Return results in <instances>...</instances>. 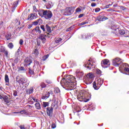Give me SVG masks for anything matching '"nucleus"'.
Returning <instances> with one entry per match:
<instances>
[{"label": "nucleus", "instance_id": "nucleus-9", "mask_svg": "<svg viewBox=\"0 0 129 129\" xmlns=\"http://www.w3.org/2000/svg\"><path fill=\"white\" fill-rule=\"evenodd\" d=\"M46 112H47V115H48V116H51V114H52V113H53V107H48L46 108Z\"/></svg>", "mask_w": 129, "mask_h": 129}, {"label": "nucleus", "instance_id": "nucleus-39", "mask_svg": "<svg viewBox=\"0 0 129 129\" xmlns=\"http://www.w3.org/2000/svg\"><path fill=\"white\" fill-rule=\"evenodd\" d=\"M106 20H108V18L104 16H102V22H103L104 21H106Z\"/></svg>", "mask_w": 129, "mask_h": 129}, {"label": "nucleus", "instance_id": "nucleus-45", "mask_svg": "<svg viewBox=\"0 0 129 129\" xmlns=\"http://www.w3.org/2000/svg\"><path fill=\"white\" fill-rule=\"evenodd\" d=\"M40 28L42 29V30L44 32H45V31H46V30H45V26H44V25H41L40 26Z\"/></svg>", "mask_w": 129, "mask_h": 129}, {"label": "nucleus", "instance_id": "nucleus-13", "mask_svg": "<svg viewBox=\"0 0 129 129\" xmlns=\"http://www.w3.org/2000/svg\"><path fill=\"white\" fill-rule=\"evenodd\" d=\"M26 80L24 78H21L20 80L18 79V78H16V81L18 82L19 84H24L25 83V81Z\"/></svg>", "mask_w": 129, "mask_h": 129}, {"label": "nucleus", "instance_id": "nucleus-2", "mask_svg": "<svg viewBox=\"0 0 129 129\" xmlns=\"http://www.w3.org/2000/svg\"><path fill=\"white\" fill-rule=\"evenodd\" d=\"M75 11V7H69L66 8L65 10H64L63 15L64 16H72L73 15V13Z\"/></svg>", "mask_w": 129, "mask_h": 129}, {"label": "nucleus", "instance_id": "nucleus-53", "mask_svg": "<svg viewBox=\"0 0 129 129\" xmlns=\"http://www.w3.org/2000/svg\"><path fill=\"white\" fill-rule=\"evenodd\" d=\"M84 16H85L84 14H80V15H79V16H78V18H79V19H80V18H81L84 17Z\"/></svg>", "mask_w": 129, "mask_h": 129}, {"label": "nucleus", "instance_id": "nucleus-64", "mask_svg": "<svg viewBox=\"0 0 129 129\" xmlns=\"http://www.w3.org/2000/svg\"><path fill=\"white\" fill-rule=\"evenodd\" d=\"M37 43L38 46H40L41 43L40 42H39V41H37Z\"/></svg>", "mask_w": 129, "mask_h": 129}, {"label": "nucleus", "instance_id": "nucleus-32", "mask_svg": "<svg viewBox=\"0 0 129 129\" xmlns=\"http://www.w3.org/2000/svg\"><path fill=\"white\" fill-rule=\"evenodd\" d=\"M42 106L43 107H47V106H49V103L47 102H43Z\"/></svg>", "mask_w": 129, "mask_h": 129}, {"label": "nucleus", "instance_id": "nucleus-58", "mask_svg": "<svg viewBox=\"0 0 129 129\" xmlns=\"http://www.w3.org/2000/svg\"><path fill=\"white\" fill-rule=\"evenodd\" d=\"M32 27H33V24H29V25H28V29H31Z\"/></svg>", "mask_w": 129, "mask_h": 129}, {"label": "nucleus", "instance_id": "nucleus-1", "mask_svg": "<svg viewBox=\"0 0 129 129\" xmlns=\"http://www.w3.org/2000/svg\"><path fill=\"white\" fill-rule=\"evenodd\" d=\"M76 79L72 75H68L67 77L62 79L60 81V84L63 88L69 87V88H73V84L75 82Z\"/></svg>", "mask_w": 129, "mask_h": 129}, {"label": "nucleus", "instance_id": "nucleus-31", "mask_svg": "<svg viewBox=\"0 0 129 129\" xmlns=\"http://www.w3.org/2000/svg\"><path fill=\"white\" fill-rule=\"evenodd\" d=\"M5 37L7 39V40L9 41V40H11V39H12V34H8L6 35Z\"/></svg>", "mask_w": 129, "mask_h": 129}, {"label": "nucleus", "instance_id": "nucleus-19", "mask_svg": "<svg viewBox=\"0 0 129 129\" xmlns=\"http://www.w3.org/2000/svg\"><path fill=\"white\" fill-rule=\"evenodd\" d=\"M39 67H40V63H39V62L38 61H35L34 65L33 66V68L34 69H36V68L37 67V70L39 71V70L38 69V68H39Z\"/></svg>", "mask_w": 129, "mask_h": 129}, {"label": "nucleus", "instance_id": "nucleus-37", "mask_svg": "<svg viewBox=\"0 0 129 129\" xmlns=\"http://www.w3.org/2000/svg\"><path fill=\"white\" fill-rule=\"evenodd\" d=\"M40 19H38L37 21H35L34 22H33V25H34V26H38V25L39 24V20Z\"/></svg>", "mask_w": 129, "mask_h": 129}, {"label": "nucleus", "instance_id": "nucleus-40", "mask_svg": "<svg viewBox=\"0 0 129 129\" xmlns=\"http://www.w3.org/2000/svg\"><path fill=\"white\" fill-rule=\"evenodd\" d=\"M40 86L41 87V88H46V84H45L44 83H41L40 84Z\"/></svg>", "mask_w": 129, "mask_h": 129}, {"label": "nucleus", "instance_id": "nucleus-7", "mask_svg": "<svg viewBox=\"0 0 129 129\" xmlns=\"http://www.w3.org/2000/svg\"><path fill=\"white\" fill-rule=\"evenodd\" d=\"M77 99L79 101H84V102H88L89 101V99H86L83 93L79 94Z\"/></svg>", "mask_w": 129, "mask_h": 129}, {"label": "nucleus", "instance_id": "nucleus-21", "mask_svg": "<svg viewBox=\"0 0 129 129\" xmlns=\"http://www.w3.org/2000/svg\"><path fill=\"white\" fill-rule=\"evenodd\" d=\"M33 31H35L38 34H41V30H40V27L39 26H36L35 28L33 29Z\"/></svg>", "mask_w": 129, "mask_h": 129}, {"label": "nucleus", "instance_id": "nucleus-43", "mask_svg": "<svg viewBox=\"0 0 129 129\" xmlns=\"http://www.w3.org/2000/svg\"><path fill=\"white\" fill-rule=\"evenodd\" d=\"M33 12L34 13H37V12H39L38 9H37V8H36V6L33 7Z\"/></svg>", "mask_w": 129, "mask_h": 129}, {"label": "nucleus", "instance_id": "nucleus-20", "mask_svg": "<svg viewBox=\"0 0 129 129\" xmlns=\"http://www.w3.org/2000/svg\"><path fill=\"white\" fill-rule=\"evenodd\" d=\"M34 92V87H31L30 88L27 90L26 92L27 94H31Z\"/></svg>", "mask_w": 129, "mask_h": 129}, {"label": "nucleus", "instance_id": "nucleus-44", "mask_svg": "<svg viewBox=\"0 0 129 129\" xmlns=\"http://www.w3.org/2000/svg\"><path fill=\"white\" fill-rule=\"evenodd\" d=\"M18 62H19V57H17L14 59V63H16L17 64V63H18Z\"/></svg>", "mask_w": 129, "mask_h": 129}, {"label": "nucleus", "instance_id": "nucleus-28", "mask_svg": "<svg viewBox=\"0 0 129 129\" xmlns=\"http://www.w3.org/2000/svg\"><path fill=\"white\" fill-rule=\"evenodd\" d=\"M54 41L56 44H58V43H60V42H61V41H62V38H61L60 37L55 38L54 39Z\"/></svg>", "mask_w": 129, "mask_h": 129}, {"label": "nucleus", "instance_id": "nucleus-55", "mask_svg": "<svg viewBox=\"0 0 129 129\" xmlns=\"http://www.w3.org/2000/svg\"><path fill=\"white\" fill-rule=\"evenodd\" d=\"M72 29H73V28L72 27V26L70 27V28H69L67 30V32H69V31H71V30H72Z\"/></svg>", "mask_w": 129, "mask_h": 129}, {"label": "nucleus", "instance_id": "nucleus-48", "mask_svg": "<svg viewBox=\"0 0 129 129\" xmlns=\"http://www.w3.org/2000/svg\"><path fill=\"white\" fill-rule=\"evenodd\" d=\"M86 24H88L87 22H84L80 24V26H84V25H86Z\"/></svg>", "mask_w": 129, "mask_h": 129}, {"label": "nucleus", "instance_id": "nucleus-60", "mask_svg": "<svg viewBox=\"0 0 129 129\" xmlns=\"http://www.w3.org/2000/svg\"><path fill=\"white\" fill-rule=\"evenodd\" d=\"M27 107L28 108H33V107H34V106H31V105H28L27 106Z\"/></svg>", "mask_w": 129, "mask_h": 129}, {"label": "nucleus", "instance_id": "nucleus-5", "mask_svg": "<svg viewBox=\"0 0 129 129\" xmlns=\"http://www.w3.org/2000/svg\"><path fill=\"white\" fill-rule=\"evenodd\" d=\"M121 63H122V61H121L120 58L118 57L115 58L112 60V65L115 66V67H118Z\"/></svg>", "mask_w": 129, "mask_h": 129}, {"label": "nucleus", "instance_id": "nucleus-4", "mask_svg": "<svg viewBox=\"0 0 129 129\" xmlns=\"http://www.w3.org/2000/svg\"><path fill=\"white\" fill-rule=\"evenodd\" d=\"M120 68L123 70V74L126 75H129V65L127 63H123L121 65Z\"/></svg>", "mask_w": 129, "mask_h": 129}, {"label": "nucleus", "instance_id": "nucleus-47", "mask_svg": "<svg viewBox=\"0 0 129 129\" xmlns=\"http://www.w3.org/2000/svg\"><path fill=\"white\" fill-rule=\"evenodd\" d=\"M49 57V54H46L44 56L43 58V61H45V60H46L47 58H48Z\"/></svg>", "mask_w": 129, "mask_h": 129}, {"label": "nucleus", "instance_id": "nucleus-12", "mask_svg": "<svg viewBox=\"0 0 129 129\" xmlns=\"http://www.w3.org/2000/svg\"><path fill=\"white\" fill-rule=\"evenodd\" d=\"M35 19H37V16H36V14H31L28 16V21H32V20H34Z\"/></svg>", "mask_w": 129, "mask_h": 129}, {"label": "nucleus", "instance_id": "nucleus-3", "mask_svg": "<svg viewBox=\"0 0 129 129\" xmlns=\"http://www.w3.org/2000/svg\"><path fill=\"white\" fill-rule=\"evenodd\" d=\"M42 16L46 20H49L53 17V13L49 10H43Z\"/></svg>", "mask_w": 129, "mask_h": 129}, {"label": "nucleus", "instance_id": "nucleus-18", "mask_svg": "<svg viewBox=\"0 0 129 129\" xmlns=\"http://www.w3.org/2000/svg\"><path fill=\"white\" fill-rule=\"evenodd\" d=\"M93 87L95 90H98V89L100 88V87L97 84L96 82H95L94 81L93 83Z\"/></svg>", "mask_w": 129, "mask_h": 129}, {"label": "nucleus", "instance_id": "nucleus-17", "mask_svg": "<svg viewBox=\"0 0 129 129\" xmlns=\"http://www.w3.org/2000/svg\"><path fill=\"white\" fill-rule=\"evenodd\" d=\"M95 82H96L97 83V84L100 87H101V85H102V84H103V80L99 79L98 80L94 81Z\"/></svg>", "mask_w": 129, "mask_h": 129}, {"label": "nucleus", "instance_id": "nucleus-22", "mask_svg": "<svg viewBox=\"0 0 129 129\" xmlns=\"http://www.w3.org/2000/svg\"><path fill=\"white\" fill-rule=\"evenodd\" d=\"M3 99L6 103H10V99H9V97L7 96H5L3 97Z\"/></svg>", "mask_w": 129, "mask_h": 129}, {"label": "nucleus", "instance_id": "nucleus-11", "mask_svg": "<svg viewBox=\"0 0 129 129\" xmlns=\"http://www.w3.org/2000/svg\"><path fill=\"white\" fill-rule=\"evenodd\" d=\"M46 37H47V35L44 34H40L39 36V39L43 44L46 43Z\"/></svg>", "mask_w": 129, "mask_h": 129}, {"label": "nucleus", "instance_id": "nucleus-46", "mask_svg": "<svg viewBox=\"0 0 129 129\" xmlns=\"http://www.w3.org/2000/svg\"><path fill=\"white\" fill-rule=\"evenodd\" d=\"M100 8H97L95 9V13H98V12H100Z\"/></svg>", "mask_w": 129, "mask_h": 129}, {"label": "nucleus", "instance_id": "nucleus-14", "mask_svg": "<svg viewBox=\"0 0 129 129\" xmlns=\"http://www.w3.org/2000/svg\"><path fill=\"white\" fill-rule=\"evenodd\" d=\"M5 80L6 83V85L7 86H10V78H9V76L7 74L5 75Z\"/></svg>", "mask_w": 129, "mask_h": 129}, {"label": "nucleus", "instance_id": "nucleus-36", "mask_svg": "<svg viewBox=\"0 0 129 129\" xmlns=\"http://www.w3.org/2000/svg\"><path fill=\"white\" fill-rule=\"evenodd\" d=\"M8 47H9L10 49H13V48H14V44H13L12 42L9 43L8 45Z\"/></svg>", "mask_w": 129, "mask_h": 129}, {"label": "nucleus", "instance_id": "nucleus-61", "mask_svg": "<svg viewBox=\"0 0 129 129\" xmlns=\"http://www.w3.org/2000/svg\"><path fill=\"white\" fill-rule=\"evenodd\" d=\"M91 6V7H96V3H92Z\"/></svg>", "mask_w": 129, "mask_h": 129}, {"label": "nucleus", "instance_id": "nucleus-25", "mask_svg": "<svg viewBox=\"0 0 129 129\" xmlns=\"http://www.w3.org/2000/svg\"><path fill=\"white\" fill-rule=\"evenodd\" d=\"M92 64H91L90 62L88 63V66L87 64H85V67L89 68V69L90 70L91 69H92Z\"/></svg>", "mask_w": 129, "mask_h": 129}, {"label": "nucleus", "instance_id": "nucleus-54", "mask_svg": "<svg viewBox=\"0 0 129 129\" xmlns=\"http://www.w3.org/2000/svg\"><path fill=\"white\" fill-rule=\"evenodd\" d=\"M51 127L52 128H55L56 127V124L55 123H52Z\"/></svg>", "mask_w": 129, "mask_h": 129}, {"label": "nucleus", "instance_id": "nucleus-56", "mask_svg": "<svg viewBox=\"0 0 129 129\" xmlns=\"http://www.w3.org/2000/svg\"><path fill=\"white\" fill-rule=\"evenodd\" d=\"M107 12H115V10L113 9H107Z\"/></svg>", "mask_w": 129, "mask_h": 129}, {"label": "nucleus", "instance_id": "nucleus-50", "mask_svg": "<svg viewBox=\"0 0 129 129\" xmlns=\"http://www.w3.org/2000/svg\"><path fill=\"white\" fill-rule=\"evenodd\" d=\"M4 54H5V55L6 56V57H8L9 55V51H8V50H5L4 51Z\"/></svg>", "mask_w": 129, "mask_h": 129}, {"label": "nucleus", "instance_id": "nucleus-35", "mask_svg": "<svg viewBox=\"0 0 129 129\" xmlns=\"http://www.w3.org/2000/svg\"><path fill=\"white\" fill-rule=\"evenodd\" d=\"M118 33L120 35H124L125 31L124 30H120L118 31Z\"/></svg>", "mask_w": 129, "mask_h": 129}, {"label": "nucleus", "instance_id": "nucleus-41", "mask_svg": "<svg viewBox=\"0 0 129 129\" xmlns=\"http://www.w3.org/2000/svg\"><path fill=\"white\" fill-rule=\"evenodd\" d=\"M31 99H33V100L34 101V102H38L39 100L38 99H36V98L34 97H31Z\"/></svg>", "mask_w": 129, "mask_h": 129}, {"label": "nucleus", "instance_id": "nucleus-6", "mask_svg": "<svg viewBox=\"0 0 129 129\" xmlns=\"http://www.w3.org/2000/svg\"><path fill=\"white\" fill-rule=\"evenodd\" d=\"M101 64L103 68H107V67H109V65H110V62L109 60L104 59L102 60Z\"/></svg>", "mask_w": 129, "mask_h": 129}, {"label": "nucleus", "instance_id": "nucleus-57", "mask_svg": "<svg viewBox=\"0 0 129 129\" xmlns=\"http://www.w3.org/2000/svg\"><path fill=\"white\" fill-rule=\"evenodd\" d=\"M4 26V21H1L0 22V27H3Z\"/></svg>", "mask_w": 129, "mask_h": 129}, {"label": "nucleus", "instance_id": "nucleus-38", "mask_svg": "<svg viewBox=\"0 0 129 129\" xmlns=\"http://www.w3.org/2000/svg\"><path fill=\"white\" fill-rule=\"evenodd\" d=\"M54 93H60V89L58 88H55L54 89Z\"/></svg>", "mask_w": 129, "mask_h": 129}, {"label": "nucleus", "instance_id": "nucleus-10", "mask_svg": "<svg viewBox=\"0 0 129 129\" xmlns=\"http://www.w3.org/2000/svg\"><path fill=\"white\" fill-rule=\"evenodd\" d=\"M85 9H86L85 7H83L80 6L76 9L75 14H77V13H81V12L82 11H84Z\"/></svg>", "mask_w": 129, "mask_h": 129}, {"label": "nucleus", "instance_id": "nucleus-49", "mask_svg": "<svg viewBox=\"0 0 129 129\" xmlns=\"http://www.w3.org/2000/svg\"><path fill=\"white\" fill-rule=\"evenodd\" d=\"M13 95L14 96H17V95H18V92L16 90L13 91Z\"/></svg>", "mask_w": 129, "mask_h": 129}, {"label": "nucleus", "instance_id": "nucleus-16", "mask_svg": "<svg viewBox=\"0 0 129 129\" xmlns=\"http://www.w3.org/2000/svg\"><path fill=\"white\" fill-rule=\"evenodd\" d=\"M35 69H34L33 68V69L31 68H28V70H29L28 73H29V74H30V75H35V71H34V70Z\"/></svg>", "mask_w": 129, "mask_h": 129}, {"label": "nucleus", "instance_id": "nucleus-42", "mask_svg": "<svg viewBox=\"0 0 129 129\" xmlns=\"http://www.w3.org/2000/svg\"><path fill=\"white\" fill-rule=\"evenodd\" d=\"M13 5L15 8H17V7H18V5H19V1L15 2Z\"/></svg>", "mask_w": 129, "mask_h": 129}, {"label": "nucleus", "instance_id": "nucleus-15", "mask_svg": "<svg viewBox=\"0 0 129 129\" xmlns=\"http://www.w3.org/2000/svg\"><path fill=\"white\" fill-rule=\"evenodd\" d=\"M18 72H19V73H24V72H26V69H25V67H18Z\"/></svg>", "mask_w": 129, "mask_h": 129}, {"label": "nucleus", "instance_id": "nucleus-33", "mask_svg": "<svg viewBox=\"0 0 129 129\" xmlns=\"http://www.w3.org/2000/svg\"><path fill=\"white\" fill-rule=\"evenodd\" d=\"M96 21H98L99 22H102V16H98Z\"/></svg>", "mask_w": 129, "mask_h": 129}, {"label": "nucleus", "instance_id": "nucleus-29", "mask_svg": "<svg viewBox=\"0 0 129 129\" xmlns=\"http://www.w3.org/2000/svg\"><path fill=\"white\" fill-rule=\"evenodd\" d=\"M32 54H34V56H35V57H37V56H38V55H39V51H38V49L37 48H36L34 50Z\"/></svg>", "mask_w": 129, "mask_h": 129}, {"label": "nucleus", "instance_id": "nucleus-27", "mask_svg": "<svg viewBox=\"0 0 129 129\" xmlns=\"http://www.w3.org/2000/svg\"><path fill=\"white\" fill-rule=\"evenodd\" d=\"M50 96V92H48L45 96L42 97V99H47V98H49Z\"/></svg>", "mask_w": 129, "mask_h": 129}, {"label": "nucleus", "instance_id": "nucleus-62", "mask_svg": "<svg viewBox=\"0 0 129 129\" xmlns=\"http://www.w3.org/2000/svg\"><path fill=\"white\" fill-rule=\"evenodd\" d=\"M109 6H111V5H108L105 6V9H108L109 8Z\"/></svg>", "mask_w": 129, "mask_h": 129}, {"label": "nucleus", "instance_id": "nucleus-59", "mask_svg": "<svg viewBox=\"0 0 129 129\" xmlns=\"http://www.w3.org/2000/svg\"><path fill=\"white\" fill-rule=\"evenodd\" d=\"M97 74H101V71H100V70H98L97 71Z\"/></svg>", "mask_w": 129, "mask_h": 129}, {"label": "nucleus", "instance_id": "nucleus-34", "mask_svg": "<svg viewBox=\"0 0 129 129\" xmlns=\"http://www.w3.org/2000/svg\"><path fill=\"white\" fill-rule=\"evenodd\" d=\"M87 76L88 78H90V79H92V78H94V76L92 74H88L87 75Z\"/></svg>", "mask_w": 129, "mask_h": 129}, {"label": "nucleus", "instance_id": "nucleus-51", "mask_svg": "<svg viewBox=\"0 0 129 129\" xmlns=\"http://www.w3.org/2000/svg\"><path fill=\"white\" fill-rule=\"evenodd\" d=\"M19 44L22 46L24 44V40L23 39H20L19 41Z\"/></svg>", "mask_w": 129, "mask_h": 129}, {"label": "nucleus", "instance_id": "nucleus-8", "mask_svg": "<svg viewBox=\"0 0 129 129\" xmlns=\"http://www.w3.org/2000/svg\"><path fill=\"white\" fill-rule=\"evenodd\" d=\"M32 58L30 57H26L23 62V64L25 66V67H28V66H30V64H32Z\"/></svg>", "mask_w": 129, "mask_h": 129}, {"label": "nucleus", "instance_id": "nucleus-63", "mask_svg": "<svg viewBox=\"0 0 129 129\" xmlns=\"http://www.w3.org/2000/svg\"><path fill=\"white\" fill-rule=\"evenodd\" d=\"M50 33H47V36L48 37V38H50V37H51V34H50Z\"/></svg>", "mask_w": 129, "mask_h": 129}, {"label": "nucleus", "instance_id": "nucleus-52", "mask_svg": "<svg viewBox=\"0 0 129 129\" xmlns=\"http://www.w3.org/2000/svg\"><path fill=\"white\" fill-rule=\"evenodd\" d=\"M19 127L20 129H25V125H19Z\"/></svg>", "mask_w": 129, "mask_h": 129}, {"label": "nucleus", "instance_id": "nucleus-26", "mask_svg": "<svg viewBox=\"0 0 129 129\" xmlns=\"http://www.w3.org/2000/svg\"><path fill=\"white\" fill-rule=\"evenodd\" d=\"M46 31H47V32H48V33L52 32V31L51 30V27H50V26H49V25H48V24L46 25Z\"/></svg>", "mask_w": 129, "mask_h": 129}, {"label": "nucleus", "instance_id": "nucleus-23", "mask_svg": "<svg viewBox=\"0 0 129 129\" xmlns=\"http://www.w3.org/2000/svg\"><path fill=\"white\" fill-rule=\"evenodd\" d=\"M77 77L79 78V79H81L82 77H83V73L79 72L77 74Z\"/></svg>", "mask_w": 129, "mask_h": 129}, {"label": "nucleus", "instance_id": "nucleus-30", "mask_svg": "<svg viewBox=\"0 0 129 129\" xmlns=\"http://www.w3.org/2000/svg\"><path fill=\"white\" fill-rule=\"evenodd\" d=\"M5 50V47H4V46H0V52H1V53H4Z\"/></svg>", "mask_w": 129, "mask_h": 129}, {"label": "nucleus", "instance_id": "nucleus-24", "mask_svg": "<svg viewBox=\"0 0 129 129\" xmlns=\"http://www.w3.org/2000/svg\"><path fill=\"white\" fill-rule=\"evenodd\" d=\"M35 108L36 109H38V110L41 109V104H40V103L37 102L36 103H35Z\"/></svg>", "mask_w": 129, "mask_h": 129}]
</instances>
